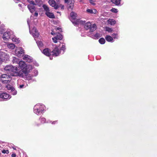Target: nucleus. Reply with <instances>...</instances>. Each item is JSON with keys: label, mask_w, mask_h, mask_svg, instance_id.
Masks as SVG:
<instances>
[{"label": "nucleus", "mask_w": 157, "mask_h": 157, "mask_svg": "<svg viewBox=\"0 0 157 157\" xmlns=\"http://www.w3.org/2000/svg\"><path fill=\"white\" fill-rule=\"evenodd\" d=\"M28 74V73L26 74V75L25 74V75L26 76V79L29 80L32 79L33 76V75H31L30 74Z\"/></svg>", "instance_id": "a878e982"}, {"label": "nucleus", "mask_w": 157, "mask_h": 157, "mask_svg": "<svg viewBox=\"0 0 157 157\" xmlns=\"http://www.w3.org/2000/svg\"><path fill=\"white\" fill-rule=\"evenodd\" d=\"M66 49L65 46L64 44H62L60 48V51L61 53L63 54L65 50Z\"/></svg>", "instance_id": "cd10ccee"}, {"label": "nucleus", "mask_w": 157, "mask_h": 157, "mask_svg": "<svg viewBox=\"0 0 157 157\" xmlns=\"http://www.w3.org/2000/svg\"><path fill=\"white\" fill-rule=\"evenodd\" d=\"M13 149L14 150H16V149L15 148H13Z\"/></svg>", "instance_id": "6e6d98bb"}, {"label": "nucleus", "mask_w": 157, "mask_h": 157, "mask_svg": "<svg viewBox=\"0 0 157 157\" xmlns=\"http://www.w3.org/2000/svg\"><path fill=\"white\" fill-rule=\"evenodd\" d=\"M50 59H52V58H51V57H50Z\"/></svg>", "instance_id": "5fc2aeb1"}, {"label": "nucleus", "mask_w": 157, "mask_h": 157, "mask_svg": "<svg viewBox=\"0 0 157 157\" xmlns=\"http://www.w3.org/2000/svg\"><path fill=\"white\" fill-rule=\"evenodd\" d=\"M36 18L34 19L33 16H31L30 19H28L27 20L28 24L29 26V32L33 36L34 38H37L39 35V33L38 31L36 30V28L33 27L32 25L35 24V23L37 21Z\"/></svg>", "instance_id": "f03ea898"}, {"label": "nucleus", "mask_w": 157, "mask_h": 157, "mask_svg": "<svg viewBox=\"0 0 157 157\" xmlns=\"http://www.w3.org/2000/svg\"><path fill=\"white\" fill-rule=\"evenodd\" d=\"M52 122L50 121H48L47 122V123H52Z\"/></svg>", "instance_id": "3c124183"}, {"label": "nucleus", "mask_w": 157, "mask_h": 157, "mask_svg": "<svg viewBox=\"0 0 157 157\" xmlns=\"http://www.w3.org/2000/svg\"><path fill=\"white\" fill-rule=\"evenodd\" d=\"M45 14L48 17L51 18H54L55 17L53 14L52 13L50 12L49 11L46 12Z\"/></svg>", "instance_id": "aec40b11"}, {"label": "nucleus", "mask_w": 157, "mask_h": 157, "mask_svg": "<svg viewBox=\"0 0 157 157\" xmlns=\"http://www.w3.org/2000/svg\"><path fill=\"white\" fill-rule=\"evenodd\" d=\"M34 74L33 75L34 76H36L38 74V71L36 70H34L33 71Z\"/></svg>", "instance_id": "e433bc0d"}, {"label": "nucleus", "mask_w": 157, "mask_h": 157, "mask_svg": "<svg viewBox=\"0 0 157 157\" xmlns=\"http://www.w3.org/2000/svg\"><path fill=\"white\" fill-rule=\"evenodd\" d=\"M27 1L30 4L28 5V8L30 12L33 13L35 10V7L33 5L34 4V2L32 0H27Z\"/></svg>", "instance_id": "9d476101"}, {"label": "nucleus", "mask_w": 157, "mask_h": 157, "mask_svg": "<svg viewBox=\"0 0 157 157\" xmlns=\"http://www.w3.org/2000/svg\"><path fill=\"white\" fill-rule=\"evenodd\" d=\"M11 40L15 42L17 44L19 43L20 42V40H19V38H17L16 36L14 35Z\"/></svg>", "instance_id": "412c9836"}, {"label": "nucleus", "mask_w": 157, "mask_h": 157, "mask_svg": "<svg viewBox=\"0 0 157 157\" xmlns=\"http://www.w3.org/2000/svg\"><path fill=\"white\" fill-rule=\"evenodd\" d=\"M14 35L13 32L10 30H8L4 33L3 39L4 40H8L9 39H12Z\"/></svg>", "instance_id": "0eeeda50"}, {"label": "nucleus", "mask_w": 157, "mask_h": 157, "mask_svg": "<svg viewBox=\"0 0 157 157\" xmlns=\"http://www.w3.org/2000/svg\"><path fill=\"white\" fill-rule=\"evenodd\" d=\"M48 3L51 6L54 7L56 9H57L59 7V6L56 4L55 1L54 0H49Z\"/></svg>", "instance_id": "2eb2a0df"}, {"label": "nucleus", "mask_w": 157, "mask_h": 157, "mask_svg": "<svg viewBox=\"0 0 157 157\" xmlns=\"http://www.w3.org/2000/svg\"><path fill=\"white\" fill-rule=\"evenodd\" d=\"M89 1L90 3L92 5H95L94 2L95 1V0H89Z\"/></svg>", "instance_id": "79ce46f5"}, {"label": "nucleus", "mask_w": 157, "mask_h": 157, "mask_svg": "<svg viewBox=\"0 0 157 157\" xmlns=\"http://www.w3.org/2000/svg\"><path fill=\"white\" fill-rule=\"evenodd\" d=\"M1 82L3 83L9 84L12 80L11 77L7 74L2 75L0 77Z\"/></svg>", "instance_id": "39448f33"}, {"label": "nucleus", "mask_w": 157, "mask_h": 157, "mask_svg": "<svg viewBox=\"0 0 157 157\" xmlns=\"http://www.w3.org/2000/svg\"><path fill=\"white\" fill-rule=\"evenodd\" d=\"M111 11L114 13H117L118 12V10L114 8L111 9Z\"/></svg>", "instance_id": "4c0bfd02"}, {"label": "nucleus", "mask_w": 157, "mask_h": 157, "mask_svg": "<svg viewBox=\"0 0 157 157\" xmlns=\"http://www.w3.org/2000/svg\"><path fill=\"white\" fill-rule=\"evenodd\" d=\"M86 11L88 13L90 14H96L97 12V11L95 9H88L86 10Z\"/></svg>", "instance_id": "a211bd4d"}, {"label": "nucleus", "mask_w": 157, "mask_h": 157, "mask_svg": "<svg viewBox=\"0 0 157 157\" xmlns=\"http://www.w3.org/2000/svg\"><path fill=\"white\" fill-rule=\"evenodd\" d=\"M10 92L12 93V94L13 95H16L17 94V91L14 88L12 89V90Z\"/></svg>", "instance_id": "c9c22d12"}, {"label": "nucleus", "mask_w": 157, "mask_h": 157, "mask_svg": "<svg viewBox=\"0 0 157 157\" xmlns=\"http://www.w3.org/2000/svg\"><path fill=\"white\" fill-rule=\"evenodd\" d=\"M68 0H65V2H67Z\"/></svg>", "instance_id": "603ef678"}, {"label": "nucleus", "mask_w": 157, "mask_h": 157, "mask_svg": "<svg viewBox=\"0 0 157 157\" xmlns=\"http://www.w3.org/2000/svg\"><path fill=\"white\" fill-rule=\"evenodd\" d=\"M36 43H37V45L39 48H41L43 46V43L41 41H36Z\"/></svg>", "instance_id": "c85d7f7f"}, {"label": "nucleus", "mask_w": 157, "mask_h": 157, "mask_svg": "<svg viewBox=\"0 0 157 157\" xmlns=\"http://www.w3.org/2000/svg\"><path fill=\"white\" fill-rule=\"evenodd\" d=\"M6 88H7V90H10V91L12 90V89H13L14 88L12 86L10 85H7L6 86Z\"/></svg>", "instance_id": "f704fd0d"}, {"label": "nucleus", "mask_w": 157, "mask_h": 157, "mask_svg": "<svg viewBox=\"0 0 157 157\" xmlns=\"http://www.w3.org/2000/svg\"><path fill=\"white\" fill-rule=\"evenodd\" d=\"M0 57L3 59V61L8 60L9 58V55L7 53L0 51Z\"/></svg>", "instance_id": "f8f14e48"}, {"label": "nucleus", "mask_w": 157, "mask_h": 157, "mask_svg": "<svg viewBox=\"0 0 157 157\" xmlns=\"http://www.w3.org/2000/svg\"><path fill=\"white\" fill-rule=\"evenodd\" d=\"M105 39L107 41L109 42H113L114 41L113 38L109 35H106L105 37Z\"/></svg>", "instance_id": "6ab92c4d"}, {"label": "nucleus", "mask_w": 157, "mask_h": 157, "mask_svg": "<svg viewBox=\"0 0 157 157\" xmlns=\"http://www.w3.org/2000/svg\"><path fill=\"white\" fill-rule=\"evenodd\" d=\"M112 36L113 40L115 39H117L118 38V36L117 33H113L112 34Z\"/></svg>", "instance_id": "c756f323"}, {"label": "nucleus", "mask_w": 157, "mask_h": 157, "mask_svg": "<svg viewBox=\"0 0 157 157\" xmlns=\"http://www.w3.org/2000/svg\"><path fill=\"white\" fill-rule=\"evenodd\" d=\"M80 2H82V0H80Z\"/></svg>", "instance_id": "864d4df0"}, {"label": "nucleus", "mask_w": 157, "mask_h": 157, "mask_svg": "<svg viewBox=\"0 0 157 157\" xmlns=\"http://www.w3.org/2000/svg\"><path fill=\"white\" fill-rule=\"evenodd\" d=\"M23 59L29 63L32 62L33 60L32 57L28 55H25L23 58Z\"/></svg>", "instance_id": "f3484780"}, {"label": "nucleus", "mask_w": 157, "mask_h": 157, "mask_svg": "<svg viewBox=\"0 0 157 157\" xmlns=\"http://www.w3.org/2000/svg\"><path fill=\"white\" fill-rule=\"evenodd\" d=\"M108 24L113 25L116 24V21L114 19H109L108 20Z\"/></svg>", "instance_id": "4be33fe9"}, {"label": "nucleus", "mask_w": 157, "mask_h": 157, "mask_svg": "<svg viewBox=\"0 0 157 157\" xmlns=\"http://www.w3.org/2000/svg\"><path fill=\"white\" fill-rule=\"evenodd\" d=\"M99 42L101 44H104L105 42V40L104 38H101L99 40Z\"/></svg>", "instance_id": "2f4dec72"}, {"label": "nucleus", "mask_w": 157, "mask_h": 157, "mask_svg": "<svg viewBox=\"0 0 157 157\" xmlns=\"http://www.w3.org/2000/svg\"><path fill=\"white\" fill-rule=\"evenodd\" d=\"M40 124L39 123L35 122L34 124V125L36 126H39L40 125Z\"/></svg>", "instance_id": "37998d69"}, {"label": "nucleus", "mask_w": 157, "mask_h": 157, "mask_svg": "<svg viewBox=\"0 0 157 157\" xmlns=\"http://www.w3.org/2000/svg\"><path fill=\"white\" fill-rule=\"evenodd\" d=\"M58 123V121H53L52 122V124H55L56 123Z\"/></svg>", "instance_id": "a18cd8bd"}, {"label": "nucleus", "mask_w": 157, "mask_h": 157, "mask_svg": "<svg viewBox=\"0 0 157 157\" xmlns=\"http://www.w3.org/2000/svg\"><path fill=\"white\" fill-rule=\"evenodd\" d=\"M4 70L13 76H22L23 75L21 72H19V69L17 67L12 65H7L4 68Z\"/></svg>", "instance_id": "7ed1b4c3"}, {"label": "nucleus", "mask_w": 157, "mask_h": 157, "mask_svg": "<svg viewBox=\"0 0 157 157\" xmlns=\"http://www.w3.org/2000/svg\"><path fill=\"white\" fill-rule=\"evenodd\" d=\"M43 7L44 9V10L46 11V12L49 11V8L47 6L45 5H44L43 6Z\"/></svg>", "instance_id": "7c9ffc66"}, {"label": "nucleus", "mask_w": 157, "mask_h": 157, "mask_svg": "<svg viewBox=\"0 0 157 157\" xmlns=\"http://www.w3.org/2000/svg\"><path fill=\"white\" fill-rule=\"evenodd\" d=\"M85 29L86 30L89 29L90 31L93 32L96 29L97 26L95 24H92L89 22L85 23L84 26Z\"/></svg>", "instance_id": "423d86ee"}, {"label": "nucleus", "mask_w": 157, "mask_h": 157, "mask_svg": "<svg viewBox=\"0 0 157 157\" xmlns=\"http://www.w3.org/2000/svg\"><path fill=\"white\" fill-rule=\"evenodd\" d=\"M105 30L109 33H112L113 32V29L112 28L109 27H106L105 28Z\"/></svg>", "instance_id": "72a5a7b5"}, {"label": "nucleus", "mask_w": 157, "mask_h": 157, "mask_svg": "<svg viewBox=\"0 0 157 157\" xmlns=\"http://www.w3.org/2000/svg\"><path fill=\"white\" fill-rule=\"evenodd\" d=\"M51 34L52 35L55 34V32L52 31V32L51 33Z\"/></svg>", "instance_id": "8fccbe9b"}, {"label": "nucleus", "mask_w": 157, "mask_h": 157, "mask_svg": "<svg viewBox=\"0 0 157 157\" xmlns=\"http://www.w3.org/2000/svg\"><path fill=\"white\" fill-rule=\"evenodd\" d=\"M42 2L41 0H35V3L34 2V4L33 5V6L34 5H37L39 6H40L42 4Z\"/></svg>", "instance_id": "b1692460"}, {"label": "nucleus", "mask_w": 157, "mask_h": 157, "mask_svg": "<svg viewBox=\"0 0 157 157\" xmlns=\"http://www.w3.org/2000/svg\"><path fill=\"white\" fill-rule=\"evenodd\" d=\"M100 37V34L98 33H96L94 35V38L98 39Z\"/></svg>", "instance_id": "58836bf2"}, {"label": "nucleus", "mask_w": 157, "mask_h": 157, "mask_svg": "<svg viewBox=\"0 0 157 157\" xmlns=\"http://www.w3.org/2000/svg\"><path fill=\"white\" fill-rule=\"evenodd\" d=\"M16 155L15 153H13L11 155L12 157H16Z\"/></svg>", "instance_id": "09e8293b"}, {"label": "nucleus", "mask_w": 157, "mask_h": 157, "mask_svg": "<svg viewBox=\"0 0 157 157\" xmlns=\"http://www.w3.org/2000/svg\"><path fill=\"white\" fill-rule=\"evenodd\" d=\"M55 30L56 31H57V30H59L60 32H61L62 31V30H61L62 29L61 28H59V27L56 28H55Z\"/></svg>", "instance_id": "c03bdc74"}, {"label": "nucleus", "mask_w": 157, "mask_h": 157, "mask_svg": "<svg viewBox=\"0 0 157 157\" xmlns=\"http://www.w3.org/2000/svg\"><path fill=\"white\" fill-rule=\"evenodd\" d=\"M45 106L42 104H37L34 107L33 112L36 114L39 115L42 114L45 111Z\"/></svg>", "instance_id": "20e7f679"}, {"label": "nucleus", "mask_w": 157, "mask_h": 157, "mask_svg": "<svg viewBox=\"0 0 157 157\" xmlns=\"http://www.w3.org/2000/svg\"><path fill=\"white\" fill-rule=\"evenodd\" d=\"M15 55L18 57H21L24 53V50L21 47H19L15 50Z\"/></svg>", "instance_id": "6e6552de"}, {"label": "nucleus", "mask_w": 157, "mask_h": 157, "mask_svg": "<svg viewBox=\"0 0 157 157\" xmlns=\"http://www.w3.org/2000/svg\"><path fill=\"white\" fill-rule=\"evenodd\" d=\"M62 36L60 33L58 34L54 37L52 38V39L53 42L55 43H56L58 41L61 40L62 39Z\"/></svg>", "instance_id": "ddd939ff"}, {"label": "nucleus", "mask_w": 157, "mask_h": 157, "mask_svg": "<svg viewBox=\"0 0 157 157\" xmlns=\"http://www.w3.org/2000/svg\"><path fill=\"white\" fill-rule=\"evenodd\" d=\"M56 46L54 48L52 52V55L53 56H58L60 53H61V51L59 50L60 46Z\"/></svg>", "instance_id": "1a4fd4ad"}, {"label": "nucleus", "mask_w": 157, "mask_h": 157, "mask_svg": "<svg viewBox=\"0 0 157 157\" xmlns=\"http://www.w3.org/2000/svg\"><path fill=\"white\" fill-rule=\"evenodd\" d=\"M33 63L36 66H39V64L35 61Z\"/></svg>", "instance_id": "49530a36"}, {"label": "nucleus", "mask_w": 157, "mask_h": 157, "mask_svg": "<svg viewBox=\"0 0 157 157\" xmlns=\"http://www.w3.org/2000/svg\"><path fill=\"white\" fill-rule=\"evenodd\" d=\"M7 46L8 48L11 49H13L15 47L14 44L12 43L8 44Z\"/></svg>", "instance_id": "bb28decb"}, {"label": "nucleus", "mask_w": 157, "mask_h": 157, "mask_svg": "<svg viewBox=\"0 0 157 157\" xmlns=\"http://www.w3.org/2000/svg\"><path fill=\"white\" fill-rule=\"evenodd\" d=\"M67 8L69 10H72L74 7V0H69L67 2Z\"/></svg>", "instance_id": "4468645a"}, {"label": "nucleus", "mask_w": 157, "mask_h": 157, "mask_svg": "<svg viewBox=\"0 0 157 157\" xmlns=\"http://www.w3.org/2000/svg\"><path fill=\"white\" fill-rule=\"evenodd\" d=\"M26 87V86H25L23 84L20 85L19 86L18 88L20 89L25 88Z\"/></svg>", "instance_id": "a19ab883"}, {"label": "nucleus", "mask_w": 157, "mask_h": 157, "mask_svg": "<svg viewBox=\"0 0 157 157\" xmlns=\"http://www.w3.org/2000/svg\"><path fill=\"white\" fill-rule=\"evenodd\" d=\"M70 16L71 17L70 18L71 19H72L73 20H75L76 18L77 14L76 13L72 12L71 13Z\"/></svg>", "instance_id": "5701e85b"}, {"label": "nucleus", "mask_w": 157, "mask_h": 157, "mask_svg": "<svg viewBox=\"0 0 157 157\" xmlns=\"http://www.w3.org/2000/svg\"><path fill=\"white\" fill-rule=\"evenodd\" d=\"M11 96L6 93H2L0 94V98L3 101H6L10 99Z\"/></svg>", "instance_id": "9b49d317"}, {"label": "nucleus", "mask_w": 157, "mask_h": 157, "mask_svg": "<svg viewBox=\"0 0 157 157\" xmlns=\"http://www.w3.org/2000/svg\"><path fill=\"white\" fill-rule=\"evenodd\" d=\"M34 16L35 17H37L38 16V13L37 12H36L34 14Z\"/></svg>", "instance_id": "de8ad7c7"}, {"label": "nucleus", "mask_w": 157, "mask_h": 157, "mask_svg": "<svg viewBox=\"0 0 157 157\" xmlns=\"http://www.w3.org/2000/svg\"><path fill=\"white\" fill-rule=\"evenodd\" d=\"M111 1L116 5H118L120 4L121 0H111Z\"/></svg>", "instance_id": "393cba45"}, {"label": "nucleus", "mask_w": 157, "mask_h": 157, "mask_svg": "<svg viewBox=\"0 0 157 157\" xmlns=\"http://www.w3.org/2000/svg\"><path fill=\"white\" fill-rule=\"evenodd\" d=\"M42 53L45 55L47 56H49L52 55V52L48 48H45L44 49L42 52Z\"/></svg>", "instance_id": "dca6fc26"}, {"label": "nucleus", "mask_w": 157, "mask_h": 157, "mask_svg": "<svg viewBox=\"0 0 157 157\" xmlns=\"http://www.w3.org/2000/svg\"><path fill=\"white\" fill-rule=\"evenodd\" d=\"M13 63H18L19 68V72H21L23 75L22 76H19L23 77L24 76V74L26 75L29 73L33 69L32 65H26L25 62L23 61H19L18 59L14 57L13 61Z\"/></svg>", "instance_id": "f257e3e1"}, {"label": "nucleus", "mask_w": 157, "mask_h": 157, "mask_svg": "<svg viewBox=\"0 0 157 157\" xmlns=\"http://www.w3.org/2000/svg\"><path fill=\"white\" fill-rule=\"evenodd\" d=\"M2 152L3 153H4V154L6 153L7 154H8L9 152V150H3L2 151Z\"/></svg>", "instance_id": "ea45409f"}, {"label": "nucleus", "mask_w": 157, "mask_h": 157, "mask_svg": "<svg viewBox=\"0 0 157 157\" xmlns=\"http://www.w3.org/2000/svg\"><path fill=\"white\" fill-rule=\"evenodd\" d=\"M40 121L42 123H45L46 121V119L44 117H40L39 119Z\"/></svg>", "instance_id": "473e14b6"}]
</instances>
